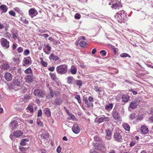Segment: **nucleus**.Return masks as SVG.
<instances>
[{
  "mask_svg": "<svg viewBox=\"0 0 153 153\" xmlns=\"http://www.w3.org/2000/svg\"><path fill=\"white\" fill-rule=\"evenodd\" d=\"M113 105L112 103H110L106 106L105 107V109L108 111L111 110L113 108Z\"/></svg>",
  "mask_w": 153,
  "mask_h": 153,
  "instance_id": "33",
  "label": "nucleus"
},
{
  "mask_svg": "<svg viewBox=\"0 0 153 153\" xmlns=\"http://www.w3.org/2000/svg\"><path fill=\"white\" fill-rule=\"evenodd\" d=\"M35 9L34 8L30 9L29 10V14L31 17L33 18V16L32 15L34 14Z\"/></svg>",
  "mask_w": 153,
  "mask_h": 153,
  "instance_id": "32",
  "label": "nucleus"
},
{
  "mask_svg": "<svg viewBox=\"0 0 153 153\" xmlns=\"http://www.w3.org/2000/svg\"><path fill=\"white\" fill-rule=\"evenodd\" d=\"M11 33L13 35V38L14 39L16 40L18 38V32L17 30L15 29H13L11 30Z\"/></svg>",
  "mask_w": 153,
  "mask_h": 153,
  "instance_id": "17",
  "label": "nucleus"
},
{
  "mask_svg": "<svg viewBox=\"0 0 153 153\" xmlns=\"http://www.w3.org/2000/svg\"><path fill=\"white\" fill-rule=\"evenodd\" d=\"M67 82L69 84H72L73 80L74 79V78L71 76H69L67 78Z\"/></svg>",
  "mask_w": 153,
  "mask_h": 153,
  "instance_id": "30",
  "label": "nucleus"
},
{
  "mask_svg": "<svg viewBox=\"0 0 153 153\" xmlns=\"http://www.w3.org/2000/svg\"><path fill=\"white\" fill-rule=\"evenodd\" d=\"M10 68V66L8 62H5L1 64V68L2 70H7Z\"/></svg>",
  "mask_w": 153,
  "mask_h": 153,
  "instance_id": "9",
  "label": "nucleus"
},
{
  "mask_svg": "<svg viewBox=\"0 0 153 153\" xmlns=\"http://www.w3.org/2000/svg\"><path fill=\"white\" fill-rule=\"evenodd\" d=\"M106 138L108 140H110L111 137L112 132L111 130H108L106 131Z\"/></svg>",
  "mask_w": 153,
  "mask_h": 153,
  "instance_id": "20",
  "label": "nucleus"
},
{
  "mask_svg": "<svg viewBox=\"0 0 153 153\" xmlns=\"http://www.w3.org/2000/svg\"><path fill=\"white\" fill-rule=\"evenodd\" d=\"M129 99V97L128 94H123L122 96V100L123 102H127Z\"/></svg>",
  "mask_w": 153,
  "mask_h": 153,
  "instance_id": "24",
  "label": "nucleus"
},
{
  "mask_svg": "<svg viewBox=\"0 0 153 153\" xmlns=\"http://www.w3.org/2000/svg\"><path fill=\"white\" fill-rule=\"evenodd\" d=\"M82 82L81 80H76V85L80 87L82 85Z\"/></svg>",
  "mask_w": 153,
  "mask_h": 153,
  "instance_id": "44",
  "label": "nucleus"
},
{
  "mask_svg": "<svg viewBox=\"0 0 153 153\" xmlns=\"http://www.w3.org/2000/svg\"><path fill=\"white\" fill-rule=\"evenodd\" d=\"M123 127L127 131H129L130 129V127L129 125L127 123H124L123 125Z\"/></svg>",
  "mask_w": 153,
  "mask_h": 153,
  "instance_id": "34",
  "label": "nucleus"
},
{
  "mask_svg": "<svg viewBox=\"0 0 153 153\" xmlns=\"http://www.w3.org/2000/svg\"><path fill=\"white\" fill-rule=\"evenodd\" d=\"M44 113L47 117H49L51 116V111L48 108H45Z\"/></svg>",
  "mask_w": 153,
  "mask_h": 153,
  "instance_id": "27",
  "label": "nucleus"
},
{
  "mask_svg": "<svg viewBox=\"0 0 153 153\" xmlns=\"http://www.w3.org/2000/svg\"><path fill=\"white\" fill-rule=\"evenodd\" d=\"M114 17L116 20L120 23H124L127 20V14L123 10L116 13Z\"/></svg>",
  "mask_w": 153,
  "mask_h": 153,
  "instance_id": "1",
  "label": "nucleus"
},
{
  "mask_svg": "<svg viewBox=\"0 0 153 153\" xmlns=\"http://www.w3.org/2000/svg\"><path fill=\"white\" fill-rule=\"evenodd\" d=\"M23 61L24 63L26 65L31 64V62H30L29 60L28 59H25Z\"/></svg>",
  "mask_w": 153,
  "mask_h": 153,
  "instance_id": "51",
  "label": "nucleus"
},
{
  "mask_svg": "<svg viewBox=\"0 0 153 153\" xmlns=\"http://www.w3.org/2000/svg\"><path fill=\"white\" fill-rule=\"evenodd\" d=\"M25 73L26 74H31L33 75V71L30 68H29L24 71Z\"/></svg>",
  "mask_w": 153,
  "mask_h": 153,
  "instance_id": "35",
  "label": "nucleus"
},
{
  "mask_svg": "<svg viewBox=\"0 0 153 153\" xmlns=\"http://www.w3.org/2000/svg\"><path fill=\"white\" fill-rule=\"evenodd\" d=\"M100 53L102 56H104L106 55V52L104 50H101L100 52Z\"/></svg>",
  "mask_w": 153,
  "mask_h": 153,
  "instance_id": "52",
  "label": "nucleus"
},
{
  "mask_svg": "<svg viewBox=\"0 0 153 153\" xmlns=\"http://www.w3.org/2000/svg\"><path fill=\"white\" fill-rule=\"evenodd\" d=\"M79 45L81 47L85 48L87 45V43L84 41H82L80 42Z\"/></svg>",
  "mask_w": 153,
  "mask_h": 153,
  "instance_id": "40",
  "label": "nucleus"
},
{
  "mask_svg": "<svg viewBox=\"0 0 153 153\" xmlns=\"http://www.w3.org/2000/svg\"><path fill=\"white\" fill-rule=\"evenodd\" d=\"M120 56L122 57H127L129 58L131 57V56L126 53H123L120 54Z\"/></svg>",
  "mask_w": 153,
  "mask_h": 153,
  "instance_id": "47",
  "label": "nucleus"
},
{
  "mask_svg": "<svg viewBox=\"0 0 153 153\" xmlns=\"http://www.w3.org/2000/svg\"><path fill=\"white\" fill-rule=\"evenodd\" d=\"M111 2L112 3L111 8L114 9L119 10L120 8H121L122 5L120 2L118 0H112Z\"/></svg>",
  "mask_w": 153,
  "mask_h": 153,
  "instance_id": "4",
  "label": "nucleus"
},
{
  "mask_svg": "<svg viewBox=\"0 0 153 153\" xmlns=\"http://www.w3.org/2000/svg\"><path fill=\"white\" fill-rule=\"evenodd\" d=\"M9 14L12 16L14 17L15 16H16V13H15L13 11V10H11L9 12Z\"/></svg>",
  "mask_w": 153,
  "mask_h": 153,
  "instance_id": "56",
  "label": "nucleus"
},
{
  "mask_svg": "<svg viewBox=\"0 0 153 153\" xmlns=\"http://www.w3.org/2000/svg\"><path fill=\"white\" fill-rule=\"evenodd\" d=\"M23 134L22 132L20 131H14L13 134L14 136L16 137H19L21 136Z\"/></svg>",
  "mask_w": 153,
  "mask_h": 153,
  "instance_id": "23",
  "label": "nucleus"
},
{
  "mask_svg": "<svg viewBox=\"0 0 153 153\" xmlns=\"http://www.w3.org/2000/svg\"><path fill=\"white\" fill-rule=\"evenodd\" d=\"M22 117L25 118H28L30 117V115L26 114H23Z\"/></svg>",
  "mask_w": 153,
  "mask_h": 153,
  "instance_id": "59",
  "label": "nucleus"
},
{
  "mask_svg": "<svg viewBox=\"0 0 153 153\" xmlns=\"http://www.w3.org/2000/svg\"><path fill=\"white\" fill-rule=\"evenodd\" d=\"M94 141H95L96 143L99 142L100 141L99 136L97 135H95L94 137Z\"/></svg>",
  "mask_w": 153,
  "mask_h": 153,
  "instance_id": "38",
  "label": "nucleus"
},
{
  "mask_svg": "<svg viewBox=\"0 0 153 153\" xmlns=\"http://www.w3.org/2000/svg\"><path fill=\"white\" fill-rule=\"evenodd\" d=\"M34 95L39 98H43L45 96V93L41 89L37 88L35 89L33 92Z\"/></svg>",
  "mask_w": 153,
  "mask_h": 153,
  "instance_id": "3",
  "label": "nucleus"
},
{
  "mask_svg": "<svg viewBox=\"0 0 153 153\" xmlns=\"http://www.w3.org/2000/svg\"><path fill=\"white\" fill-rule=\"evenodd\" d=\"M83 101L87 105V107L88 108L90 107L93 105L92 102L88 101L86 99H84Z\"/></svg>",
  "mask_w": 153,
  "mask_h": 153,
  "instance_id": "28",
  "label": "nucleus"
},
{
  "mask_svg": "<svg viewBox=\"0 0 153 153\" xmlns=\"http://www.w3.org/2000/svg\"><path fill=\"white\" fill-rule=\"evenodd\" d=\"M49 134L48 133L45 131L41 135V140H42L43 141L47 140L49 138Z\"/></svg>",
  "mask_w": 153,
  "mask_h": 153,
  "instance_id": "10",
  "label": "nucleus"
},
{
  "mask_svg": "<svg viewBox=\"0 0 153 153\" xmlns=\"http://www.w3.org/2000/svg\"><path fill=\"white\" fill-rule=\"evenodd\" d=\"M14 10L15 11L18 13H20L21 12L20 9L19 7H15L14 8Z\"/></svg>",
  "mask_w": 153,
  "mask_h": 153,
  "instance_id": "60",
  "label": "nucleus"
},
{
  "mask_svg": "<svg viewBox=\"0 0 153 153\" xmlns=\"http://www.w3.org/2000/svg\"><path fill=\"white\" fill-rule=\"evenodd\" d=\"M136 141L135 140L131 141L129 144L130 146V147H132L136 144Z\"/></svg>",
  "mask_w": 153,
  "mask_h": 153,
  "instance_id": "54",
  "label": "nucleus"
},
{
  "mask_svg": "<svg viewBox=\"0 0 153 153\" xmlns=\"http://www.w3.org/2000/svg\"><path fill=\"white\" fill-rule=\"evenodd\" d=\"M50 91V94L51 95V97L52 98L54 97L55 95V91H53L52 89L51 88L49 89ZM48 98H50V97H49L48 96L47 97Z\"/></svg>",
  "mask_w": 153,
  "mask_h": 153,
  "instance_id": "39",
  "label": "nucleus"
},
{
  "mask_svg": "<svg viewBox=\"0 0 153 153\" xmlns=\"http://www.w3.org/2000/svg\"><path fill=\"white\" fill-rule=\"evenodd\" d=\"M49 58L51 60H59V58L57 56L55 55L53 53L51 54L49 56Z\"/></svg>",
  "mask_w": 153,
  "mask_h": 153,
  "instance_id": "26",
  "label": "nucleus"
},
{
  "mask_svg": "<svg viewBox=\"0 0 153 153\" xmlns=\"http://www.w3.org/2000/svg\"><path fill=\"white\" fill-rule=\"evenodd\" d=\"M94 146L96 149L102 150L104 149V146L101 144L98 143H94Z\"/></svg>",
  "mask_w": 153,
  "mask_h": 153,
  "instance_id": "8",
  "label": "nucleus"
},
{
  "mask_svg": "<svg viewBox=\"0 0 153 153\" xmlns=\"http://www.w3.org/2000/svg\"><path fill=\"white\" fill-rule=\"evenodd\" d=\"M41 61V64L44 67H47L48 65V64L47 62H44L42 58H41L40 59Z\"/></svg>",
  "mask_w": 153,
  "mask_h": 153,
  "instance_id": "43",
  "label": "nucleus"
},
{
  "mask_svg": "<svg viewBox=\"0 0 153 153\" xmlns=\"http://www.w3.org/2000/svg\"><path fill=\"white\" fill-rule=\"evenodd\" d=\"M68 66L67 65H62L57 66L56 68V71L60 74H65L67 72Z\"/></svg>",
  "mask_w": 153,
  "mask_h": 153,
  "instance_id": "2",
  "label": "nucleus"
},
{
  "mask_svg": "<svg viewBox=\"0 0 153 153\" xmlns=\"http://www.w3.org/2000/svg\"><path fill=\"white\" fill-rule=\"evenodd\" d=\"M21 20L25 24L27 25L29 23V22L24 17H22Z\"/></svg>",
  "mask_w": 153,
  "mask_h": 153,
  "instance_id": "41",
  "label": "nucleus"
},
{
  "mask_svg": "<svg viewBox=\"0 0 153 153\" xmlns=\"http://www.w3.org/2000/svg\"><path fill=\"white\" fill-rule=\"evenodd\" d=\"M1 45L3 47L5 48L6 49H8L10 47L9 42L5 38H1L0 41Z\"/></svg>",
  "mask_w": 153,
  "mask_h": 153,
  "instance_id": "5",
  "label": "nucleus"
},
{
  "mask_svg": "<svg viewBox=\"0 0 153 153\" xmlns=\"http://www.w3.org/2000/svg\"><path fill=\"white\" fill-rule=\"evenodd\" d=\"M60 92L59 91H55V96L56 97H58L60 95Z\"/></svg>",
  "mask_w": 153,
  "mask_h": 153,
  "instance_id": "62",
  "label": "nucleus"
},
{
  "mask_svg": "<svg viewBox=\"0 0 153 153\" xmlns=\"http://www.w3.org/2000/svg\"><path fill=\"white\" fill-rule=\"evenodd\" d=\"M114 138L115 140L118 142L121 143L123 142L122 136L118 132H116L114 133Z\"/></svg>",
  "mask_w": 153,
  "mask_h": 153,
  "instance_id": "6",
  "label": "nucleus"
},
{
  "mask_svg": "<svg viewBox=\"0 0 153 153\" xmlns=\"http://www.w3.org/2000/svg\"><path fill=\"white\" fill-rule=\"evenodd\" d=\"M69 71L73 75L76 74L77 72V68L74 65H72L69 70Z\"/></svg>",
  "mask_w": 153,
  "mask_h": 153,
  "instance_id": "15",
  "label": "nucleus"
},
{
  "mask_svg": "<svg viewBox=\"0 0 153 153\" xmlns=\"http://www.w3.org/2000/svg\"><path fill=\"white\" fill-rule=\"evenodd\" d=\"M0 9L2 11V12L5 13L7 10L8 8L7 6L5 5H2L0 6Z\"/></svg>",
  "mask_w": 153,
  "mask_h": 153,
  "instance_id": "29",
  "label": "nucleus"
},
{
  "mask_svg": "<svg viewBox=\"0 0 153 153\" xmlns=\"http://www.w3.org/2000/svg\"><path fill=\"white\" fill-rule=\"evenodd\" d=\"M30 53V51L28 49H26L24 51L23 54L25 56H27Z\"/></svg>",
  "mask_w": 153,
  "mask_h": 153,
  "instance_id": "53",
  "label": "nucleus"
},
{
  "mask_svg": "<svg viewBox=\"0 0 153 153\" xmlns=\"http://www.w3.org/2000/svg\"><path fill=\"white\" fill-rule=\"evenodd\" d=\"M29 141V140L28 139L25 138L22 139L20 142V144L22 146H25V143H24L23 142L25 141L26 142Z\"/></svg>",
  "mask_w": 153,
  "mask_h": 153,
  "instance_id": "46",
  "label": "nucleus"
},
{
  "mask_svg": "<svg viewBox=\"0 0 153 153\" xmlns=\"http://www.w3.org/2000/svg\"><path fill=\"white\" fill-rule=\"evenodd\" d=\"M72 130L76 134L78 133L80 131L79 127L76 124H75L74 125Z\"/></svg>",
  "mask_w": 153,
  "mask_h": 153,
  "instance_id": "11",
  "label": "nucleus"
},
{
  "mask_svg": "<svg viewBox=\"0 0 153 153\" xmlns=\"http://www.w3.org/2000/svg\"><path fill=\"white\" fill-rule=\"evenodd\" d=\"M109 120L110 118L109 117H102L99 119L98 120L99 122L101 123L105 121H108Z\"/></svg>",
  "mask_w": 153,
  "mask_h": 153,
  "instance_id": "31",
  "label": "nucleus"
},
{
  "mask_svg": "<svg viewBox=\"0 0 153 153\" xmlns=\"http://www.w3.org/2000/svg\"><path fill=\"white\" fill-rule=\"evenodd\" d=\"M11 36V34L9 32H6L3 35L4 37L8 39H10Z\"/></svg>",
  "mask_w": 153,
  "mask_h": 153,
  "instance_id": "45",
  "label": "nucleus"
},
{
  "mask_svg": "<svg viewBox=\"0 0 153 153\" xmlns=\"http://www.w3.org/2000/svg\"><path fill=\"white\" fill-rule=\"evenodd\" d=\"M13 61L17 63L18 64L20 62V58H17V57H15L13 58Z\"/></svg>",
  "mask_w": 153,
  "mask_h": 153,
  "instance_id": "48",
  "label": "nucleus"
},
{
  "mask_svg": "<svg viewBox=\"0 0 153 153\" xmlns=\"http://www.w3.org/2000/svg\"><path fill=\"white\" fill-rule=\"evenodd\" d=\"M10 127L12 128H15L18 126L17 121L15 120L12 121L10 123Z\"/></svg>",
  "mask_w": 153,
  "mask_h": 153,
  "instance_id": "19",
  "label": "nucleus"
},
{
  "mask_svg": "<svg viewBox=\"0 0 153 153\" xmlns=\"http://www.w3.org/2000/svg\"><path fill=\"white\" fill-rule=\"evenodd\" d=\"M49 75L51 79L53 81H56V75L55 74L50 73Z\"/></svg>",
  "mask_w": 153,
  "mask_h": 153,
  "instance_id": "36",
  "label": "nucleus"
},
{
  "mask_svg": "<svg viewBox=\"0 0 153 153\" xmlns=\"http://www.w3.org/2000/svg\"><path fill=\"white\" fill-rule=\"evenodd\" d=\"M33 108H36L37 107L33 103H30L29 104L27 108V109L29 110L32 113L33 112Z\"/></svg>",
  "mask_w": 153,
  "mask_h": 153,
  "instance_id": "14",
  "label": "nucleus"
},
{
  "mask_svg": "<svg viewBox=\"0 0 153 153\" xmlns=\"http://www.w3.org/2000/svg\"><path fill=\"white\" fill-rule=\"evenodd\" d=\"M74 17L76 19H79L81 17V15L79 14L76 13Z\"/></svg>",
  "mask_w": 153,
  "mask_h": 153,
  "instance_id": "55",
  "label": "nucleus"
},
{
  "mask_svg": "<svg viewBox=\"0 0 153 153\" xmlns=\"http://www.w3.org/2000/svg\"><path fill=\"white\" fill-rule=\"evenodd\" d=\"M140 131L142 133L146 134L149 132V129L145 125H142L140 128Z\"/></svg>",
  "mask_w": 153,
  "mask_h": 153,
  "instance_id": "12",
  "label": "nucleus"
},
{
  "mask_svg": "<svg viewBox=\"0 0 153 153\" xmlns=\"http://www.w3.org/2000/svg\"><path fill=\"white\" fill-rule=\"evenodd\" d=\"M75 98L77 100L78 102L79 103H81V100L80 99V97L79 95H76L75 97Z\"/></svg>",
  "mask_w": 153,
  "mask_h": 153,
  "instance_id": "49",
  "label": "nucleus"
},
{
  "mask_svg": "<svg viewBox=\"0 0 153 153\" xmlns=\"http://www.w3.org/2000/svg\"><path fill=\"white\" fill-rule=\"evenodd\" d=\"M42 114V111L41 109H39L38 112L37 116L39 117H41Z\"/></svg>",
  "mask_w": 153,
  "mask_h": 153,
  "instance_id": "57",
  "label": "nucleus"
},
{
  "mask_svg": "<svg viewBox=\"0 0 153 153\" xmlns=\"http://www.w3.org/2000/svg\"><path fill=\"white\" fill-rule=\"evenodd\" d=\"M4 28H5V30H7V29L8 27H5L4 25V24H2L0 23V30Z\"/></svg>",
  "mask_w": 153,
  "mask_h": 153,
  "instance_id": "50",
  "label": "nucleus"
},
{
  "mask_svg": "<svg viewBox=\"0 0 153 153\" xmlns=\"http://www.w3.org/2000/svg\"><path fill=\"white\" fill-rule=\"evenodd\" d=\"M62 100L59 98H57L55 100V103L58 105H60L62 104Z\"/></svg>",
  "mask_w": 153,
  "mask_h": 153,
  "instance_id": "37",
  "label": "nucleus"
},
{
  "mask_svg": "<svg viewBox=\"0 0 153 153\" xmlns=\"http://www.w3.org/2000/svg\"><path fill=\"white\" fill-rule=\"evenodd\" d=\"M137 106V102L135 101H132L130 103L129 109L130 108L132 109L135 108Z\"/></svg>",
  "mask_w": 153,
  "mask_h": 153,
  "instance_id": "21",
  "label": "nucleus"
},
{
  "mask_svg": "<svg viewBox=\"0 0 153 153\" xmlns=\"http://www.w3.org/2000/svg\"><path fill=\"white\" fill-rule=\"evenodd\" d=\"M149 120L150 122L153 123V116L150 117L149 118Z\"/></svg>",
  "mask_w": 153,
  "mask_h": 153,
  "instance_id": "64",
  "label": "nucleus"
},
{
  "mask_svg": "<svg viewBox=\"0 0 153 153\" xmlns=\"http://www.w3.org/2000/svg\"><path fill=\"white\" fill-rule=\"evenodd\" d=\"M13 85L14 87L17 86V87H20V81L18 80L17 79H14L13 82Z\"/></svg>",
  "mask_w": 153,
  "mask_h": 153,
  "instance_id": "22",
  "label": "nucleus"
},
{
  "mask_svg": "<svg viewBox=\"0 0 153 153\" xmlns=\"http://www.w3.org/2000/svg\"><path fill=\"white\" fill-rule=\"evenodd\" d=\"M17 45L15 43H13L12 45V48L13 50H15L17 48Z\"/></svg>",
  "mask_w": 153,
  "mask_h": 153,
  "instance_id": "61",
  "label": "nucleus"
},
{
  "mask_svg": "<svg viewBox=\"0 0 153 153\" xmlns=\"http://www.w3.org/2000/svg\"><path fill=\"white\" fill-rule=\"evenodd\" d=\"M36 123L40 127H43V123L42 121H41L40 119L37 118L36 120Z\"/></svg>",
  "mask_w": 153,
  "mask_h": 153,
  "instance_id": "42",
  "label": "nucleus"
},
{
  "mask_svg": "<svg viewBox=\"0 0 153 153\" xmlns=\"http://www.w3.org/2000/svg\"><path fill=\"white\" fill-rule=\"evenodd\" d=\"M48 70L50 71H53L55 70V67L53 66L50 67L48 68Z\"/></svg>",
  "mask_w": 153,
  "mask_h": 153,
  "instance_id": "63",
  "label": "nucleus"
},
{
  "mask_svg": "<svg viewBox=\"0 0 153 153\" xmlns=\"http://www.w3.org/2000/svg\"><path fill=\"white\" fill-rule=\"evenodd\" d=\"M4 77L5 79L8 81H10L12 80V76L10 73L6 72L5 74Z\"/></svg>",
  "mask_w": 153,
  "mask_h": 153,
  "instance_id": "16",
  "label": "nucleus"
},
{
  "mask_svg": "<svg viewBox=\"0 0 153 153\" xmlns=\"http://www.w3.org/2000/svg\"><path fill=\"white\" fill-rule=\"evenodd\" d=\"M44 46L47 48V49L48 51H47L46 49L45 48L43 49V51L44 52L47 54H49L50 53V51H51V46L49 45V44H45L44 45Z\"/></svg>",
  "mask_w": 153,
  "mask_h": 153,
  "instance_id": "18",
  "label": "nucleus"
},
{
  "mask_svg": "<svg viewBox=\"0 0 153 153\" xmlns=\"http://www.w3.org/2000/svg\"><path fill=\"white\" fill-rule=\"evenodd\" d=\"M33 74L27 75L25 78L26 81L29 83H31L33 81Z\"/></svg>",
  "mask_w": 153,
  "mask_h": 153,
  "instance_id": "13",
  "label": "nucleus"
},
{
  "mask_svg": "<svg viewBox=\"0 0 153 153\" xmlns=\"http://www.w3.org/2000/svg\"><path fill=\"white\" fill-rule=\"evenodd\" d=\"M17 51L19 53H22L23 51V48L21 47H19L17 48Z\"/></svg>",
  "mask_w": 153,
  "mask_h": 153,
  "instance_id": "58",
  "label": "nucleus"
},
{
  "mask_svg": "<svg viewBox=\"0 0 153 153\" xmlns=\"http://www.w3.org/2000/svg\"><path fill=\"white\" fill-rule=\"evenodd\" d=\"M113 118L115 120H118L120 118V114L116 109H114L112 113Z\"/></svg>",
  "mask_w": 153,
  "mask_h": 153,
  "instance_id": "7",
  "label": "nucleus"
},
{
  "mask_svg": "<svg viewBox=\"0 0 153 153\" xmlns=\"http://www.w3.org/2000/svg\"><path fill=\"white\" fill-rule=\"evenodd\" d=\"M94 89L96 92L98 93L99 95H102V91L101 87L99 88L98 86H95L94 87Z\"/></svg>",
  "mask_w": 153,
  "mask_h": 153,
  "instance_id": "25",
  "label": "nucleus"
}]
</instances>
